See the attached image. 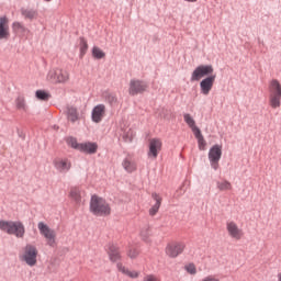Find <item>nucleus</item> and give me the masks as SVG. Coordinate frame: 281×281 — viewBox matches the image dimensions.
Returning <instances> with one entry per match:
<instances>
[{
	"label": "nucleus",
	"mask_w": 281,
	"mask_h": 281,
	"mask_svg": "<svg viewBox=\"0 0 281 281\" xmlns=\"http://www.w3.org/2000/svg\"><path fill=\"white\" fill-rule=\"evenodd\" d=\"M127 256L130 258H137V256H139V250L137 248H132L128 250Z\"/></svg>",
	"instance_id": "obj_35"
},
{
	"label": "nucleus",
	"mask_w": 281,
	"mask_h": 281,
	"mask_svg": "<svg viewBox=\"0 0 281 281\" xmlns=\"http://www.w3.org/2000/svg\"><path fill=\"white\" fill-rule=\"evenodd\" d=\"M87 49H89V44H87V40L85 37L80 38V58L85 57V54H87Z\"/></svg>",
	"instance_id": "obj_30"
},
{
	"label": "nucleus",
	"mask_w": 281,
	"mask_h": 281,
	"mask_svg": "<svg viewBox=\"0 0 281 281\" xmlns=\"http://www.w3.org/2000/svg\"><path fill=\"white\" fill-rule=\"evenodd\" d=\"M192 133L193 135L198 138V139H201L203 138V134H201V130L199 127H192Z\"/></svg>",
	"instance_id": "obj_36"
},
{
	"label": "nucleus",
	"mask_w": 281,
	"mask_h": 281,
	"mask_svg": "<svg viewBox=\"0 0 281 281\" xmlns=\"http://www.w3.org/2000/svg\"><path fill=\"white\" fill-rule=\"evenodd\" d=\"M122 166L127 172H135L137 170V162L134 161L133 157L127 156L124 158Z\"/></svg>",
	"instance_id": "obj_19"
},
{
	"label": "nucleus",
	"mask_w": 281,
	"mask_h": 281,
	"mask_svg": "<svg viewBox=\"0 0 281 281\" xmlns=\"http://www.w3.org/2000/svg\"><path fill=\"white\" fill-rule=\"evenodd\" d=\"M151 199H154L156 203L149 209V215L155 216L157 212H159V209L161 207V196L157 193H153Z\"/></svg>",
	"instance_id": "obj_22"
},
{
	"label": "nucleus",
	"mask_w": 281,
	"mask_h": 281,
	"mask_svg": "<svg viewBox=\"0 0 281 281\" xmlns=\"http://www.w3.org/2000/svg\"><path fill=\"white\" fill-rule=\"evenodd\" d=\"M183 117L186 124H188L189 127L194 128L196 126V122L194 121V119H192L190 114H184Z\"/></svg>",
	"instance_id": "obj_33"
},
{
	"label": "nucleus",
	"mask_w": 281,
	"mask_h": 281,
	"mask_svg": "<svg viewBox=\"0 0 281 281\" xmlns=\"http://www.w3.org/2000/svg\"><path fill=\"white\" fill-rule=\"evenodd\" d=\"M12 29L15 34H25L27 32V29L20 22H14Z\"/></svg>",
	"instance_id": "obj_28"
},
{
	"label": "nucleus",
	"mask_w": 281,
	"mask_h": 281,
	"mask_svg": "<svg viewBox=\"0 0 281 281\" xmlns=\"http://www.w3.org/2000/svg\"><path fill=\"white\" fill-rule=\"evenodd\" d=\"M105 100L111 106L117 104V95H115V93H105Z\"/></svg>",
	"instance_id": "obj_31"
},
{
	"label": "nucleus",
	"mask_w": 281,
	"mask_h": 281,
	"mask_svg": "<svg viewBox=\"0 0 281 281\" xmlns=\"http://www.w3.org/2000/svg\"><path fill=\"white\" fill-rule=\"evenodd\" d=\"M117 269L119 271H121V273H124V276H128V278H139V272L131 271L126 267H124L122 263H117Z\"/></svg>",
	"instance_id": "obj_23"
},
{
	"label": "nucleus",
	"mask_w": 281,
	"mask_h": 281,
	"mask_svg": "<svg viewBox=\"0 0 281 281\" xmlns=\"http://www.w3.org/2000/svg\"><path fill=\"white\" fill-rule=\"evenodd\" d=\"M184 271L190 276H196V266L194 263H188L184 266Z\"/></svg>",
	"instance_id": "obj_34"
},
{
	"label": "nucleus",
	"mask_w": 281,
	"mask_h": 281,
	"mask_svg": "<svg viewBox=\"0 0 281 281\" xmlns=\"http://www.w3.org/2000/svg\"><path fill=\"white\" fill-rule=\"evenodd\" d=\"M66 115L69 122L75 124L80 120V115L78 114V109L76 106H67Z\"/></svg>",
	"instance_id": "obj_21"
},
{
	"label": "nucleus",
	"mask_w": 281,
	"mask_h": 281,
	"mask_svg": "<svg viewBox=\"0 0 281 281\" xmlns=\"http://www.w3.org/2000/svg\"><path fill=\"white\" fill-rule=\"evenodd\" d=\"M68 196L74 201V203H76V205H80V203H82V190L78 187L70 188Z\"/></svg>",
	"instance_id": "obj_18"
},
{
	"label": "nucleus",
	"mask_w": 281,
	"mask_h": 281,
	"mask_svg": "<svg viewBox=\"0 0 281 281\" xmlns=\"http://www.w3.org/2000/svg\"><path fill=\"white\" fill-rule=\"evenodd\" d=\"M269 104L271 109H280L281 105V83L278 79L269 82Z\"/></svg>",
	"instance_id": "obj_4"
},
{
	"label": "nucleus",
	"mask_w": 281,
	"mask_h": 281,
	"mask_svg": "<svg viewBox=\"0 0 281 281\" xmlns=\"http://www.w3.org/2000/svg\"><path fill=\"white\" fill-rule=\"evenodd\" d=\"M205 76H214V66L212 65H200L191 74V82H199Z\"/></svg>",
	"instance_id": "obj_8"
},
{
	"label": "nucleus",
	"mask_w": 281,
	"mask_h": 281,
	"mask_svg": "<svg viewBox=\"0 0 281 281\" xmlns=\"http://www.w3.org/2000/svg\"><path fill=\"white\" fill-rule=\"evenodd\" d=\"M44 1H46L47 3H49V1H52V0H44Z\"/></svg>",
	"instance_id": "obj_40"
},
{
	"label": "nucleus",
	"mask_w": 281,
	"mask_h": 281,
	"mask_svg": "<svg viewBox=\"0 0 281 281\" xmlns=\"http://www.w3.org/2000/svg\"><path fill=\"white\" fill-rule=\"evenodd\" d=\"M0 229L4 234L15 236V238H23L25 236V225L20 221H0Z\"/></svg>",
	"instance_id": "obj_1"
},
{
	"label": "nucleus",
	"mask_w": 281,
	"mask_h": 281,
	"mask_svg": "<svg viewBox=\"0 0 281 281\" xmlns=\"http://www.w3.org/2000/svg\"><path fill=\"white\" fill-rule=\"evenodd\" d=\"M92 56L93 58H97V60H101V58H104L106 54L102 49H100V47L94 46L92 48Z\"/></svg>",
	"instance_id": "obj_29"
},
{
	"label": "nucleus",
	"mask_w": 281,
	"mask_h": 281,
	"mask_svg": "<svg viewBox=\"0 0 281 281\" xmlns=\"http://www.w3.org/2000/svg\"><path fill=\"white\" fill-rule=\"evenodd\" d=\"M37 229L40 231L41 236L45 238L48 247H56V231L52 229L44 222L37 224Z\"/></svg>",
	"instance_id": "obj_7"
},
{
	"label": "nucleus",
	"mask_w": 281,
	"mask_h": 281,
	"mask_svg": "<svg viewBox=\"0 0 281 281\" xmlns=\"http://www.w3.org/2000/svg\"><path fill=\"white\" fill-rule=\"evenodd\" d=\"M216 186L220 192H227L228 190H232V182L227 180L218 181Z\"/></svg>",
	"instance_id": "obj_27"
},
{
	"label": "nucleus",
	"mask_w": 281,
	"mask_h": 281,
	"mask_svg": "<svg viewBox=\"0 0 281 281\" xmlns=\"http://www.w3.org/2000/svg\"><path fill=\"white\" fill-rule=\"evenodd\" d=\"M198 144H199V148L201 150H205L206 143H205V138H203V136H202V138H198Z\"/></svg>",
	"instance_id": "obj_38"
},
{
	"label": "nucleus",
	"mask_w": 281,
	"mask_h": 281,
	"mask_svg": "<svg viewBox=\"0 0 281 281\" xmlns=\"http://www.w3.org/2000/svg\"><path fill=\"white\" fill-rule=\"evenodd\" d=\"M38 249L32 244H26L20 255V260L25 262L29 267H36L38 262Z\"/></svg>",
	"instance_id": "obj_5"
},
{
	"label": "nucleus",
	"mask_w": 281,
	"mask_h": 281,
	"mask_svg": "<svg viewBox=\"0 0 281 281\" xmlns=\"http://www.w3.org/2000/svg\"><path fill=\"white\" fill-rule=\"evenodd\" d=\"M150 236H153V232L150 231V228L146 227L140 231V238L142 240H144V243H153Z\"/></svg>",
	"instance_id": "obj_26"
},
{
	"label": "nucleus",
	"mask_w": 281,
	"mask_h": 281,
	"mask_svg": "<svg viewBox=\"0 0 281 281\" xmlns=\"http://www.w3.org/2000/svg\"><path fill=\"white\" fill-rule=\"evenodd\" d=\"M202 281H221V279H218V276L210 274V276L205 277L204 279H202Z\"/></svg>",
	"instance_id": "obj_37"
},
{
	"label": "nucleus",
	"mask_w": 281,
	"mask_h": 281,
	"mask_svg": "<svg viewBox=\"0 0 281 281\" xmlns=\"http://www.w3.org/2000/svg\"><path fill=\"white\" fill-rule=\"evenodd\" d=\"M35 95L37 100H44V101H47L50 98L49 93L45 92V90H37L35 92Z\"/></svg>",
	"instance_id": "obj_32"
},
{
	"label": "nucleus",
	"mask_w": 281,
	"mask_h": 281,
	"mask_svg": "<svg viewBox=\"0 0 281 281\" xmlns=\"http://www.w3.org/2000/svg\"><path fill=\"white\" fill-rule=\"evenodd\" d=\"M221 157H223V146L214 145L209 150V160L211 164V168L216 170L218 168V161H221Z\"/></svg>",
	"instance_id": "obj_9"
},
{
	"label": "nucleus",
	"mask_w": 281,
	"mask_h": 281,
	"mask_svg": "<svg viewBox=\"0 0 281 281\" xmlns=\"http://www.w3.org/2000/svg\"><path fill=\"white\" fill-rule=\"evenodd\" d=\"M10 38V23L8 18H0V41H8Z\"/></svg>",
	"instance_id": "obj_17"
},
{
	"label": "nucleus",
	"mask_w": 281,
	"mask_h": 281,
	"mask_svg": "<svg viewBox=\"0 0 281 281\" xmlns=\"http://www.w3.org/2000/svg\"><path fill=\"white\" fill-rule=\"evenodd\" d=\"M15 106L18 111H23V113H27V103H25V97H18L15 99Z\"/></svg>",
	"instance_id": "obj_24"
},
{
	"label": "nucleus",
	"mask_w": 281,
	"mask_h": 281,
	"mask_svg": "<svg viewBox=\"0 0 281 281\" xmlns=\"http://www.w3.org/2000/svg\"><path fill=\"white\" fill-rule=\"evenodd\" d=\"M143 281H159V278L153 276V274H148L144 278Z\"/></svg>",
	"instance_id": "obj_39"
},
{
	"label": "nucleus",
	"mask_w": 281,
	"mask_h": 281,
	"mask_svg": "<svg viewBox=\"0 0 281 281\" xmlns=\"http://www.w3.org/2000/svg\"><path fill=\"white\" fill-rule=\"evenodd\" d=\"M104 115H106V105L98 104L92 110V114H91L92 122H94L95 124H100V122L104 120Z\"/></svg>",
	"instance_id": "obj_15"
},
{
	"label": "nucleus",
	"mask_w": 281,
	"mask_h": 281,
	"mask_svg": "<svg viewBox=\"0 0 281 281\" xmlns=\"http://www.w3.org/2000/svg\"><path fill=\"white\" fill-rule=\"evenodd\" d=\"M148 89V83L146 81L139 79H131L128 93L130 95H139V93H144Z\"/></svg>",
	"instance_id": "obj_11"
},
{
	"label": "nucleus",
	"mask_w": 281,
	"mask_h": 281,
	"mask_svg": "<svg viewBox=\"0 0 281 281\" xmlns=\"http://www.w3.org/2000/svg\"><path fill=\"white\" fill-rule=\"evenodd\" d=\"M53 164L58 172H69L71 170V161L67 158H56Z\"/></svg>",
	"instance_id": "obj_16"
},
{
	"label": "nucleus",
	"mask_w": 281,
	"mask_h": 281,
	"mask_svg": "<svg viewBox=\"0 0 281 281\" xmlns=\"http://www.w3.org/2000/svg\"><path fill=\"white\" fill-rule=\"evenodd\" d=\"M186 249V243L183 241H173L167 245L166 254L169 258H177L181 256V252Z\"/></svg>",
	"instance_id": "obj_12"
},
{
	"label": "nucleus",
	"mask_w": 281,
	"mask_h": 281,
	"mask_svg": "<svg viewBox=\"0 0 281 281\" xmlns=\"http://www.w3.org/2000/svg\"><path fill=\"white\" fill-rule=\"evenodd\" d=\"M46 80L52 85H65L69 82V71L63 68H53L48 71Z\"/></svg>",
	"instance_id": "obj_6"
},
{
	"label": "nucleus",
	"mask_w": 281,
	"mask_h": 281,
	"mask_svg": "<svg viewBox=\"0 0 281 281\" xmlns=\"http://www.w3.org/2000/svg\"><path fill=\"white\" fill-rule=\"evenodd\" d=\"M214 82H216V75H211L200 82L202 95H210V91L214 88Z\"/></svg>",
	"instance_id": "obj_14"
},
{
	"label": "nucleus",
	"mask_w": 281,
	"mask_h": 281,
	"mask_svg": "<svg viewBox=\"0 0 281 281\" xmlns=\"http://www.w3.org/2000/svg\"><path fill=\"white\" fill-rule=\"evenodd\" d=\"M108 255H109L111 262H117V260H120V258H122L120 248L115 245H110L108 247Z\"/></svg>",
	"instance_id": "obj_20"
},
{
	"label": "nucleus",
	"mask_w": 281,
	"mask_h": 281,
	"mask_svg": "<svg viewBox=\"0 0 281 281\" xmlns=\"http://www.w3.org/2000/svg\"><path fill=\"white\" fill-rule=\"evenodd\" d=\"M164 146V143L160 140V138H150L149 145H148V157L149 159H157L159 157V153H161V147Z\"/></svg>",
	"instance_id": "obj_13"
},
{
	"label": "nucleus",
	"mask_w": 281,
	"mask_h": 281,
	"mask_svg": "<svg viewBox=\"0 0 281 281\" xmlns=\"http://www.w3.org/2000/svg\"><path fill=\"white\" fill-rule=\"evenodd\" d=\"M90 212L94 216H109L111 214V206L106 203V200L92 195L90 200Z\"/></svg>",
	"instance_id": "obj_3"
},
{
	"label": "nucleus",
	"mask_w": 281,
	"mask_h": 281,
	"mask_svg": "<svg viewBox=\"0 0 281 281\" xmlns=\"http://www.w3.org/2000/svg\"><path fill=\"white\" fill-rule=\"evenodd\" d=\"M226 232L229 238H233V240H241L243 236H245L243 228H239L238 224H236L234 221L226 222Z\"/></svg>",
	"instance_id": "obj_10"
},
{
	"label": "nucleus",
	"mask_w": 281,
	"mask_h": 281,
	"mask_svg": "<svg viewBox=\"0 0 281 281\" xmlns=\"http://www.w3.org/2000/svg\"><path fill=\"white\" fill-rule=\"evenodd\" d=\"M22 16H24V19H30L32 21V19H36V16H38V12H36V10L33 9H22L21 10Z\"/></svg>",
	"instance_id": "obj_25"
},
{
	"label": "nucleus",
	"mask_w": 281,
	"mask_h": 281,
	"mask_svg": "<svg viewBox=\"0 0 281 281\" xmlns=\"http://www.w3.org/2000/svg\"><path fill=\"white\" fill-rule=\"evenodd\" d=\"M66 144L70 148H74V150H79V153H86V155H95V153H98V143H78V138L70 136L66 138Z\"/></svg>",
	"instance_id": "obj_2"
}]
</instances>
